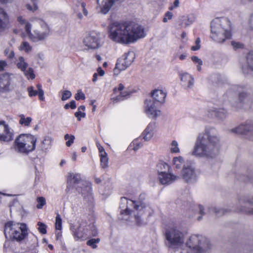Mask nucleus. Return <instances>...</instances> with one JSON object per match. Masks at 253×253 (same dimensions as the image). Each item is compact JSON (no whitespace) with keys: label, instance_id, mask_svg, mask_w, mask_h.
Here are the masks:
<instances>
[{"label":"nucleus","instance_id":"1","mask_svg":"<svg viewBox=\"0 0 253 253\" xmlns=\"http://www.w3.org/2000/svg\"><path fill=\"white\" fill-rule=\"evenodd\" d=\"M146 195L144 193L140 194L137 201L128 200L126 197H122L120 208L121 209L119 218L122 220L132 221L133 219L138 225H143L146 223L143 215L147 214L151 216L154 211L147 205L145 200Z\"/></svg>","mask_w":253,"mask_h":253},{"label":"nucleus","instance_id":"2","mask_svg":"<svg viewBox=\"0 0 253 253\" xmlns=\"http://www.w3.org/2000/svg\"><path fill=\"white\" fill-rule=\"evenodd\" d=\"M145 36L143 28L130 22H114L108 27V38L114 42L129 44Z\"/></svg>","mask_w":253,"mask_h":253},{"label":"nucleus","instance_id":"3","mask_svg":"<svg viewBox=\"0 0 253 253\" xmlns=\"http://www.w3.org/2000/svg\"><path fill=\"white\" fill-rule=\"evenodd\" d=\"M219 143L217 130L213 127H207L204 132L198 134L192 154L199 157L213 158L218 152Z\"/></svg>","mask_w":253,"mask_h":253},{"label":"nucleus","instance_id":"4","mask_svg":"<svg viewBox=\"0 0 253 253\" xmlns=\"http://www.w3.org/2000/svg\"><path fill=\"white\" fill-rule=\"evenodd\" d=\"M231 22L227 18H217L213 20L211 25V38L218 43H222L231 37Z\"/></svg>","mask_w":253,"mask_h":253},{"label":"nucleus","instance_id":"5","mask_svg":"<svg viewBox=\"0 0 253 253\" xmlns=\"http://www.w3.org/2000/svg\"><path fill=\"white\" fill-rule=\"evenodd\" d=\"M34 24V30L31 32L32 25L26 23L25 30L29 39L33 42L44 41L49 35L50 28L47 23L42 19L37 17L31 19Z\"/></svg>","mask_w":253,"mask_h":253},{"label":"nucleus","instance_id":"6","mask_svg":"<svg viewBox=\"0 0 253 253\" xmlns=\"http://www.w3.org/2000/svg\"><path fill=\"white\" fill-rule=\"evenodd\" d=\"M187 253H211V245L209 240L202 235H192L186 243Z\"/></svg>","mask_w":253,"mask_h":253},{"label":"nucleus","instance_id":"7","mask_svg":"<svg viewBox=\"0 0 253 253\" xmlns=\"http://www.w3.org/2000/svg\"><path fill=\"white\" fill-rule=\"evenodd\" d=\"M165 236L166 245L169 249H177L184 244V234L177 226L169 227L166 229Z\"/></svg>","mask_w":253,"mask_h":253},{"label":"nucleus","instance_id":"8","mask_svg":"<svg viewBox=\"0 0 253 253\" xmlns=\"http://www.w3.org/2000/svg\"><path fill=\"white\" fill-rule=\"evenodd\" d=\"M37 138L30 134H20L14 141L15 150L19 153L28 154L35 149Z\"/></svg>","mask_w":253,"mask_h":253},{"label":"nucleus","instance_id":"9","mask_svg":"<svg viewBox=\"0 0 253 253\" xmlns=\"http://www.w3.org/2000/svg\"><path fill=\"white\" fill-rule=\"evenodd\" d=\"M97 234V230L94 224L91 223L87 224L85 222H82L74 234L75 238L83 240Z\"/></svg>","mask_w":253,"mask_h":253},{"label":"nucleus","instance_id":"10","mask_svg":"<svg viewBox=\"0 0 253 253\" xmlns=\"http://www.w3.org/2000/svg\"><path fill=\"white\" fill-rule=\"evenodd\" d=\"M247 204L253 205V196H239L238 197L234 211L246 214L253 215V208L247 207L246 206Z\"/></svg>","mask_w":253,"mask_h":253},{"label":"nucleus","instance_id":"11","mask_svg":"<svg viewBox=\"0 0 253 253\" xmlns=\"http://www.w3.org/2000/svg\"><path fill=\"white\" fill-rule=\"evenodd\" d=\"M181 175L184 180L188 183H193L197 180L198 176L195 171L193 164L190 161H186L181 171Z\"/></svg>","mask_w":253,"mask_h":253},{"label":"nucleus","instance_id":"12","mask_svg":"<svg viewBox=\"0 0 253 253\" xmlns=\"http://www.w3.org/2000/svg\"><path fill=\"white\" fill-rule=\"evenodd\" d=\"M12 74L5 73L0 75V93H8L14 89Z\"/></svg>","mask_w":253,"mask_h":253},{"label":"nucleus","instance_id":"13","mask_svg":"<svg viewBox=\"0 0 253 253\" xmlns=\"http://www.w3.org/2000/svg\"><path fill=\"white\" fill-rule=\"evenodd\" d=\"M83 43L88 49H96L100 46V34L95 31L90 32L84 39Z\"/></svg>","mask_w":253,"mask_h":253},{"label":"nucleus","instance_id":"14","mask_svg":"<svg viewBox=\"0 0 253 253\" xmlns=\"http://www.w3.org/2000/svg\"><path fill=\"white\" fill-rule=\"evenodd\" d=\"M159 105L151 98L145 100L144 103L145 112L149 118L156 119L160 116L161 111L158 108Z\"/></svg>","mask_w":253,"mask_h":253},{"label":"nucleus","instance_id":"15","mask_svg":"<svg viewBox=\"0 0 253 253\" xmlns=\"http://www.w3.org/2000/svg\"><path fill=\"white\" fill-rule=\"evenodd\" d=\"M134 57L132 52L126 53L118 59L115 69L120 71L126 70L133 61Z\"/></svg>","mask_w":253,"mask_h":253},{"label":"nucleus","instance_id":"16","mask_svg":"<svg viewBox=\"0 0 253 253\" xmlns=\"http://www.w3.org/2000/svg\"><path fill=\"white\" fill-rule=\"evenodd\" d=\"M253 103V99L250 94L245 91L239 92L236 107L237 109H248L251 108Z\"/></svg>","mask_w":253,"mask_h":253},{"label":"nucleus","instance_id":"17","mask_svg":"<svg viewBox=\"0 0 253 253\" xmlns=\"http://www.w3.org/2000/svg\"><path fill=\"white\" fill-rule=\"evenodd\" d=\"M13 139V130L4 121H0V141L9 142Z\"/></svg>","mask_w":253,"mask_h":253},{"label":"nucleus","instance_id":"18","mask_svg":"<svg viewBox=\"0 0 253 253\" xmlns=\"http://www.w3.org/2000/svg\"><path fill=\"white\" fill-rule=\"evenodd\" d=\"M76 188L84 199L89 202L92 201L93 197L90 183L87 181H82L81 185H78Z\"/></svg>","mask_w":253,"mask_h":253},{"label":"nucleus","instance_id":"19","mask_svg":"<svg viewBox=\"0 0 253 253\" xmlns=\"http://www.w3.org/2000/svg\"><path fill=\"white\" fill-rule=\"evenodd\" d=\"M233 132L237 134H248L250 133L253 134V122H247L240 125L238 127L232 129Z\"/></svg>","mask_w":253,"mask_h":253},{"label":"nucleus","instance_id":"20","mask_svg":"<svg viewBox=\"0 0 253 253\" xmlns=\"http://www.w3.org/2000/svg\"><path fill=\"white\" fill-rule=\"evenodd\" d=\"M19 223L8 221L5 224L4 234L6 239H11L16 229L19 230Z\"/></svg>","mask_w":253,"mask_h":253},{"label":"nucleus","instance_id":"21","mask_svg":"<svg viewBox=\"0 0 253 253\" xmlns=\"http://www.w3.org/2000/svg\"><path fill=\"white\" fill-rule=\"evenodd\" d=\"M27 228L26 225L24 223L19 224V230H15L14 234L12 236L11 239L15 240L17 241H21L24 240L27 236Z\"/></svg>","mask_w":253,"mask_h":253},{"label":"nucleus","instance_id":"22","mask_svg":"<svg viewBox=\"0 0 253 253\" xmlns=\"http://www.w3.org/2000/svg\"><path fill=\"white\" fill-rule=\"evenodd\" d=\"M179 177L171 173H163L159 175V179L162 184L169 185L178 180Z\"/></svg>","mask_w":253,"mask_h":253},{"label":"nucleus","instance_id":"23","mask_svg":"<svg viewBox=\"0 0 253 253\" xmlns=\"http://www.w3.org/2000/svg\"><path fill=\"white\" fill-rule=\"evenodd\" d=\"M81 175L79 173L70 172L67 177V189L71 186L77 187L76 185H81Z\"/></svg>","mask_w":253,"mask_h":253},{"label":"nucleus","instance_id":"24","mask_svg":"<svg viewBox=\"0 0 253 253\" xmlns=\"http://www.w3.org/2000/svg\"><path fill=\"white\" fill-rule=\"evenodd\" d=\"M181 81L183 86L187 89H191L194 86V79L191 75L187 73L181 74Z\"/></svg>","mask_w":253,"mask_h":253},{"label":"nucleus","instance_id":"25","mask_svg":"<svg viewBox=\"0 0 253 253\" xmlns=\"http://www.w3.org/2000/svg\"><path fill=\"white\" fill-rule=\"evenodd\" d=\"M151 97L152 100L160 104L165 102L166 93L162 90L156 89L151 93Z\"/></svg>","mask_w":253,"mask_h":253},{"label":"nucleus","instance_id":"26","mask_svg":"<svg viewBox=\"0 0 253 253\" xmlns=\"http://www.w3.org/2000/svg\"><path fill=\"white\" fill-rule=\"evenodd\" d=\"M8 22V15L2 8L0 7V33L5 30Z\"/></svg>","mask_w":253,"mask_h":253},{"label":"nucleus","instance_id":"27","mask_svg":"<svg viewBox=\"0 0 253 253\" xmlns=\"http://www.w3.org/2000/svg\"><path fill=\"white\" fill-rule=\"evenodd\" d=\"M155 127V123L152 122L149 124L146 128L144 130L142 133L143 139H144L145 141L149 140L153 137Z\"/></svg>","mask_w":253,"mask_h":253},{"label":"nucleus","instance_id":"28","mask_svg":"<svg viewBox=\"0 0 253 253\" xmlns=\"http://www.w3.org/2000/svg\"><path fill=\"white\" fill-rule=\"evenodd\" d=\"M211 112L215 117L221 120L225 119L228 115L227 111L223 108H213L211 110Z\"/></svg>","mask_w":253,"mask_h":253},{"label":"nucleus","instance_id":"29","mask_svg":"<svg viewBox=\"0 0 253 253\" xmlns=\"http://www.w3.org/2000/svg\"><path fill=\"white\" fill-rule=\"evenodd\" d=\"M186 163L184 158L181 156L175 157L173 158L172 165L176 169H180L182 167L184 168V164Z\"/></svg>","mask_w":253,"mask_h":253},{"label":"nucleus","instance_id":"30","mask_svg":"<svg viewBox=\"0 0 253 253\" xmlns=\"http://www.w3.org/2000/svg\"><path fill=\"white\" fill-rule=\"evenodd\" d=\"M169 165L163 161H160L156 166V169L159 175L166 172L169 169Z\"/></svg>","mask_w":253,"mask_h":253},{"label":"nucleus","instance_id":"31","mask_svg":"<svg viewBox=\"0 0 253 253\" xmlns=\"http://www.w3.org/2000/svg\"><path fill=\"white\" fill-rule=\"evenodd\" d=\"M17 67L20 69L21 71H25L27 68L28 64L25 61L24 58L22 56H20L16 64Z\"/></svg>","mask_w":253,"mask_h":253},{"label":"nucleus","instance_id":"32","mask_svg":"<svg viewBox=\"0 0 253 253\" xmlns=\"http://www.w3.org/2000/svg\"><path fill=\"white\" fill-rule=\"evenodd\" d=\"M52 139L49 136H45L42 141V149L47 150L50 148Z\"/></svg>","mask_w":253,"mask_h":253},{"label":"nucleus","instance_id":"33","mask_svg":"<svg viewBox=\"0 0 253 253\" xmlns=\"http://www.w3.org/2000/svg\"><path fill=\"white\" fill-rule=\"evenodd\" d=\"M31 3L26 5V8L31 11L34 12L38 9V0H30Z\"/></svg>","mask_w":253,"mask_h":253},{"label":"nucleus","instance_id":"34","mask_svg":"<svg viewBox=\"0 0 253 253\" xmlns=\"http://www.w3.org/2000/svg\"><path fill=\"white\" fill-rule=\"evenodd\" d=\"M246 61L248 68L253 71V51L248 54Z\"/></svg>","mask_w":253,"mask_h":253},{"label":"nucleus","instance_id":"35","mask_svg":"<svg viewBox=\"0 0 253 253\" xmlns=\"http://www.w3.org/2000/svg\"><path fill=\"white\" fill-rule=\"evenodd\" d=\"M9 207L10 211L12 210L18 211L21 209V206L20 205L19 201L17 199H15L10 203Z\"/></svg>","mask_w":253,"mask_h":253},{"label":"nucleus","instance_id":"36","mask_svg":"<svg viewBox=\"0 0 253 253\" xmlns=\"http://www.w3.org/2000/svg\"><path fill=\"white\" fill-rule=\"evenodd\" d=\"M20 119L19 120L20 124L22 125H24L25 126H29L30 124L32 119L31 117H27L26 118H25L24 115H21L20 116Z\"/></svg>","mask_w":253,"mask_h":253},{"label":"nucleus","instance_id":"37","mask_svg":"<svg viewBox=\"0 0 253 253\" xmlns=\"http://www.w3.org/2000/svg\"><path fill=\"white\" fill-rule=\"evenodd\" d=\"M130 95V93L127 91L121 92L119 96L113 98L114 102H118L121 100H123L124 98H126L127 96Z\"/></svg>","mask_w":253,"mask_h":253},{"label":"nucleus","instance_id":"38","mask_svg":"<svg viewBox=\"0 0 253 253\" xmlns=\"http://www.w3.org/2000/svg\"><path fill=\"white\" fill-rule=\"evenodd\" d=\"M100 162L101 166L103 169H106L108 167V158L107 154L100 156Z\"/></svg>","mask_w":253,"mask_h":253},{"label":"nucleus","instance_id":"39","mask_svg":"<svg viewBox=\"0 0 253 253\" xmlns=\"http://www.w3.org/2000/svg\"><path fill=\"white\" fill-rule=\"evenodd\" d=\"M20 48L28 53L32 50V47L27 42H23L20 46Z\"/></svg>","mask_w":253,"mask_h":253},{"label":"nucleus","instance_id":"40","mask_svg":"<svg viewBox=\"0 0 253 253\" xmlns=\"http://www.w3.org/2000/svg\"><path fill=\"white\" fill-rule=\"evenodd\" d=\"M4 55L10 60H12L15 56L14 52L10 48H6L4 51Z\"/></svg>","mask_w":253,"mask_h":253},{"label":"nucleus","instance_id":"41","mask_svg":"<svg viewBox=\"0 0 253 253\" xmlns=\"http://www.w3.org/2000/svg\"><path fill=\"white\" fill-rule=\"evenodd\" d=\"M230 211V210H228L227 209H224V208H221V209H217L216 208H214V211L215 212V214L216 216H220L222 215H224V214L229 212Z\"/></svg>","mask_w":253,"mask_h":253},{"label":"nucleus","instance_id":"42","mask_svg":"<svg viewBox=\"0 0 253 253\" xmlns=\"http://www.w3.org/2000/svg\"><path fill=\"white\" fill-rule=\"evenodd\" d=\"M64 139L68 140L66 142V145L68 147H70L73 143L75 139V136L73 135H69L66 134L64 136Z\"/></svg>","mask_w":253,"mask_h":253},{"label":"nucleus","instance_id":"43","mask_svg":"<svg viewBox=\"0 0 253 253\" xmlns=\"http://www.w3.org/2000/svg\"><path fill=\"white\" fill-rule=\"evenodd\" d=\"M170 151L172 153H179L180 152L179 148H178V144L176 141H172L171 143Z\"/></svg>","mask_w":253,"mask_h":253},{"label":"nucleus","instance_id":"44","mask_svg":"<svg viewBox=\"0 0 253 253\" xmlns=\"http://www.w3.org/2000/svg\"><path fill=\"white\" fill-rule=\"evenodd\" d=\"M23 72L27 78H31L32 80L35 79V75L34 73L33 69L32 68H29L28 70H25Z\"/></svg>","mask_w":253,"mask_h":253},{"label":"nucleus","instance_id":"45","mask_svg":"<svg viewBox=\"0 0 253 253\" xmlns=\"http://www.w3.org/2000/svg\"><path fill=\"white\" fill-rule=\"evenodd\" d=\"M100 242V239H92L87 241L86 244L88 246H91L93 249H96L97 248L96 244Z\"/></svg>","mask_w":253,"mask_h":253},{"label":"nucleus","instance_id":"46","mask_svg":"<svg viewBox=\"0 0 253 253\" xmlns=\"http://www.w3.org/2000/svg\"><path fill=\"white\" fill-rule=\"evenodd\" d=\"M55 226L56 229L59 230L62 229V219L59 214L56 215Z\"/></svg>","mask_w":253,"mask_h":253},{"label":"nucleus","instance_id":"47","mask_svg":"<svg viewBox=\"0 0 253 253\" xmlns=\"http://www.w3.org/2000/svg\"><path fill=\"white\" fill-rule=\"evenodd\" d=\"M37 225L39 226L38 230L42 234L46 233V225L45 224L38 222Z\"/></svg>","mask_w":253,"mask_h":253},{"label":"nucleus","instance_id":"48","mask_svg":"<svg viewBox=\"0 0 253 253\" xmlns=\"http://www.w3.org/2000/svg\"><path fill=\"white\" fill-rule=\"evenodd\" d=\"M37 202L38 203L37 205V208L39 209H42L43 206L45 204V199L42 197H40L37 198Z\"/></svg>","mask_w":253,"mask_h":253},{"label":"nucleus","instance_id":"49","mask_svg":"<svg viewBox=\"0 0 253 253\" xmlns=\"http://www.w3.org/2000/svg\"><path fill=\"white\" fill-rule=\"evenodd\" d=\"M75 98L77 100H79L85 99V97L84 94L81 90H79L76 94Z\"/></svg>","mask_w":253,"mask_h":253},{"label":"nucleus","instance_id":"50","mask_svg":"<svg viewBox=\"0 0 253 253\" xmlns=\"http://www.w3.org/2000/svg\"><path fill=\"white\" fill-rule=\"evenodd\" d=\"M72 93L70 91L65 90L63 92L62 96L61 98L62 100H66L71 97Z\"/></svg>","mask_w":253,"mask_h":253},{"label":"nucleus","instance_id":"51","mask_svg":"<svg viewBox=\"0 0 253 253\" xmlns=\"http://www.w3.org/2000/svg\"><path fill=\"white\" fill-rule=\"evenodd\" d=\"M182 21L185 24L186 27L190 25L193 22V20L188 16L183 17Z\"/></svg>","mask_w":253,"mask_h":253},{"label":"nucleus","instance_id":"52","mask_svg":"<svg viewBox=\"0 0 253 253\" xmlns=\"http://www.w3.org/2000/svg\"><path fill=\"white\" fill-rule=\"evenodd\" d=\"M27 90L29 92V95L30 97L36 96L38 94V91L34 90L33 86H30L28 87Z\"/></svg>","mask_w":253,"mask_h":253},{"label":"nucleus","instance_id":"53","mask_svg":"<svg viewBox=\"0 0 253 253\" xmlns=\"http://www.w3.org/2000/svg\"><path fill=\"white\" fill-rule=\"evenodd\" d=\"M232 45L233 46L234 49L237 50L240 48H243L244 45L240 42L233 41L231 42Z\"/></svg>","mask_w":253,"mask_h":253},{"label":"nucleus","instance_id":"54","mask_svg":"<svg viewBox=\"0 0 253 253\" xmlns=\"http://www.w3.org/2000/svg\"><path fill=\"white\" fill-rule=\"evenodd\" d=\"M75 116L77 118L79 121H80L81 117L84 118L85 117V113L84 112H82L80 110H78V111L75 113Z\"/></svg>","mask_w":253,"mask_h":253},{"label":"nucleus","instance_id":"55","mask_svg":"<svg viewBox=\"0 0 253 253\" xmlns=\"http://www.w3.org/2000/svg\"><path fill=\"white\" fill-rule=\"evenodd\" d=\"M192 60L195 63H197L199 65H202L203 64V61L200 58H199L197 56H192Z\"/></svg>","mask_w":253,"mask_h":253},{"label":"nucleus","instance_id":"56","mask_svg":"<svg viewBox=\"0 0 253 253\" xmlns=\"http://www.w3.org/2000/svg\"><path fill=\"white\" fill-rule=\"evenodd\" d=\"M133 144L134 146L133 147V150L134 151L137 150L142 146V144L138 143L137 142V140H135L134 141H133Z\"/></svg>","mask_w":253,"mask_h":253},{"label":"nucleus","instance_id":"57","mask_svg":"<svg viewBox=\"0 0 253 253\" xmlns=\"http://www.w3.org/2000/svg\"><path fill=\"white\" fill-rule=\"evenodd\" d=\"M98 148L99 151L100 156L104 155L107 154L105 151L104 148L101 146H98Z\"/></svg>","mask_w":253,"mask_h":253},{"label":"nucleus","instance_id":"58","mask_svg":"<svg viewBox=\"0 0 253 253\" xmlns=\"http://www.w3.org/2000/svg\"><path fill=\"white\" fill-rule=\"evenodd\" d=\"M124 88V85L122 84H119V86L118 88H114V89H113V91H114V93H116L117 92V90L118 91H122Z\"/></svg>","mask_w":253,"mask_h":253},{"label":"nucleus","instance_id":"59","mask_svg":"<svg viewBox=\"0 0 253 253\" xmlns=\"http://www.w3.org/2000/svg\"><path fill=\"white\" fill-rule=\"evenodd\" d=\"M198 210H199V213L202 215H203L205 214V212L204 211V208L203 207V206H201V205H199L198 206Z\"/></svg>","mask_w":253,"mask_h":253},{"label":"nucleus","instance_id":"60","mask_svg":"<svg viewBox=\"0 0 253 253\" xmlns=\"http://www.w3.org/2000/svg\"><path fill=\"white\" fill-rule=\"evenodd\" d=\"M85 4L84 2H82L81 3V8L83 9V11L84 14V15H87V11L85 8Z\"/></svg>","mask_w":253,"mask_h":253},{"label":"nucleus","instance_id":"61","mask_svg":"<svg viewBox=\"0 0 253 253\" xmlns=\"http://www.w3.org/2000/svg\"><path fill=\"white\" fill-rule=\"evenodd\" d=\"M6 63L4 61H0V71L3 70L4 67L6 66Z\"/></svg>","mask_w":253,"mask_h":253},{"label":"nucleus","instance_id":"62","mask_svg":"<svg viewBox=\"0 0 253 253\" xmlns=\"http://www.w3.org/2000/svg\"><path fill=\"white\" fill-rule=\"evenodd\" d=\"M179 2L178 0H175L173 2V6H171V7H170L169 9L171 10L173 8L178 7L179 5Z\"/></svg>","mask_w":253,"mask_h":253},{"label":"nucleus","instance_id":"63","mask_svg":"<svg viewBox=\"0 0 253 253\" xmlns=\"http://www.w3.org/2000/svg\"><path fill=\"white\" fill-rule=\"evenodd\" d=\"M38 95H39L40 100H41L42 101L44 100V98L43 97V95H44L43 90H41V92H38Z\"/></svg>","mask_w":253,"mask_h":253},{"label":"nucleus","instance_id":"64","mask_svg":"<svg viewBox=\"0 0 253 253\" xmlns=\"http://www.w3.org/2000/svg\"><path fill=\"white\" fill-rule=\"evenodd\" d=\"M249 24L250 25L251 27L253 29V13L251 14L250 19H249Z\"/></svg>","mask_w":253,"mask_h":253}]
</instances>
